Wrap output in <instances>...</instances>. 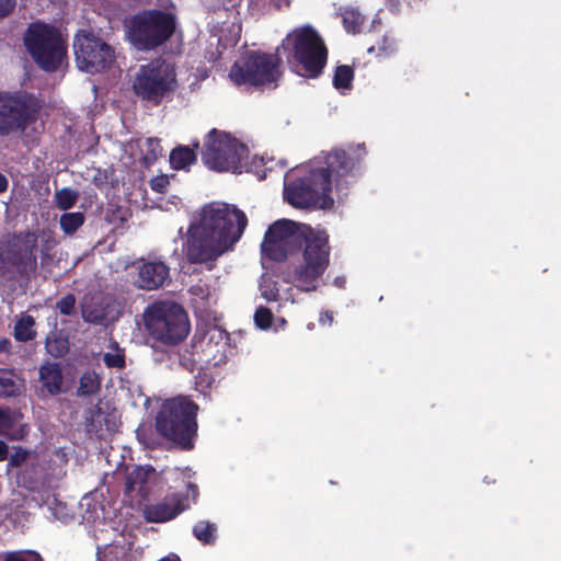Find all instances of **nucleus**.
Here are the masks:
<instances>
[{
	"label": "nucleus",
	"instance_id": "f257e3e1",
	"mask_svg": "<svg viewBox=\"0 0 561 561\" xmlns=\"http://www.w3.org/2000/svg\"><path fill=\"white\" fill-rule=\"evenodd\" d=\"M299 250L302 261L295 267L291 282L301 291H313L330 264L331 247L325 230L279 219L267 228L261 243L262 254L274 262H283Z\"/></svg>",
	"mask_w": 561,
	"mask_h": 561
},
{
	"label": "nucleus",
	"instance_id": "f03ea898",
	"mask_svg": "<svg viewBox=\"0 0 561 561\" xmlns=\"http://www.w3.org/2000/svg\"><path fill=\"white\" fill-rule=\"evenodd\" d=\"M248 225L245 214L234 205L214 202L205 205L198 224L191 225L185 254L190 263L215 262L232 250Z\"/></svg>",
	"mask_w": 561,
	"mask_h": 561
},
{
	"label": "nucleus",
	"instance_id": "7ed1b4c3",
	"mask_svg": "<svg viewBox=\"0 0 561 561\" xmlns=\"http://www.w3.org/2000/svg\"><path fill=\"white\" fill-rule=\"evenodd\" d=\"M197 412L198 405L190 397L168 399L156 416V430L181 449L191 450L197 436Z\"/></svg>",
	"mask_w": 561,
	"mask_h": 561
},
{
	"label": "nucleus",
	"instance_id": "20e7f679",
	"mask_svg": "<svg viewBox=\"0 0 561 561\" xmlns=\"http://www.w3.org/2000/svg\"><path fill=\"white\" fill-rule=\"evenodd\" d=\"M282 45L288 50L287 62L296 73L309 79L322 75L328 61V48L311 25L295 28Z\"/></svg>",
	"mask_w": 561,
	"mask_h": 561
},
{
	"label": "nucleus",
	"instance_id": "39448f33",
	"mask_svg": "<svg viewBox=\"0 0 561 561\" xmlns=\"http://www.w3.org/2000/svg\"><path fill=\"white\" fill-rule=\"evenodd\" d=\"M176 15L160 9H145L134 14L128 24V36L139 50H153L165 44L175 33Z\"/></svg>",
	"mask_w": 561,
	"mask_h": 561
},
{
	"label": "nucleus",
	"instance_id": "423d86ee",
	"mask_svg": "<svg viewBox=\"0 0 561 561\" xmlns=\"http://www.w3.org/2000/svg\"><path fill=\"white\" fill-rule=\"evenodd\" d=\"M148 334L164 345H178L190 333L191 324L184 308L173 301H157L145 311Z\"/></svg>",
	"mask_w": 561,
	"mask_h": 561
},
{
	"label": "nucleus",
	"instance_id": "0eeeda50",
	"mask_svg": "<svg viewBox=\"0 0 561 561\" xmlns=\"http://www.w3.org/2000/svg\"><path fill=\"white\" fill-rule=\"evenodd\" d=\"M279 66L278 55L250 50L234 61L230 68L229 78L238 87L275 89L282 76Z\"/></svg>",
	"mask_w": 561,
	"mask_h": 561
},
{
	"label": "nucleus",
	"instance_id": "6e6552de",
	"mask_svg": "<svg viewBox=\"0 0 561 561\" xmlns=\"http://www.w3.org/2000/svg\"><path fill=\"white\" fill-rule=\"evenodd\" d=\"M176 73L174 68L162 59L141 65L133 81V91L146 106H159L174 92Z\"/></svg>",
	"mask_w": 561,
	"mask_h": 561
},
{
	"label": "nucleus",
	"instance_id": "1a4fd4ad",
	"mask_svg": "<svg viewBox=\"0 0 561 561\" xmlns=\"http://www.w3.org/2000/svg\"><path fill=\"white\" fill-rule=\"evenodd\" d=\"M249 149L230 134L213 128L205 137L202 161L217 172L241 173Z\"/></svg>",
	"mask_w": 561,
	"mask_h": 561
},
{
	"label": "nucleus",
	"instance_id": "9d476101",
	"mask_svg": "<svg viewBox=\"0 0 561 561\" xmlns=\"http://www.w3.org/2000/svg\"><path fill=\"white\" fill-rule=\"evenodd\" d=\"M24 45L36 65L47 72L56 71L67 55V47L58 31L46 24H31L24 36Z\"/></svg>",
	"mask_w": 561,
	"mask_h": 561
},
{
	"label": "nucleus",
	"instance_id": "9b49d317",
	"mask_svg": "<svg viewBox=\"0 0 561 561\" xmlns=\"http://www.w3.org/2000/svg\"><path fill=\"white\" fill-rule=\"evenodd\" d=\"M41 108L42 102L32 93H2V135L23 133L30 124L36 122Z\"/></svg>",
	"mask_w": 561,
	"mask_h": 561
},
{
	"label": "nucleus",
	"instance_id": "f8f14e48",
	"mask_svg": "<svg viewBox=\"0 0 561 561\" xmlns=\"http://www.w3.org/2000/svg\"><path fill=\"white\" fill-rule=\"evenodd\" d=\"M76 62L80 70L98 73L114 62V49L100 37L80 31L73 39Z\"/></svg>",
	"mask_w": 561,
	"mask_h": 561
},
{
	"label": "nucleus",
	"instance_id": "ddd939ff",
	"mask_svg": "<svg viewBox=\"0 0 561 561\" xmlns=\"http://www.w3.org/2000/svg\"><path fill=\"white\" fill-rule=\"evenodd\" d=\"M37 234L31 231L14 236L9 244L5 260L2 259V266L5 263L20 277L30 279L37 270Z\"/></svg>",
	"mask_w": 561,
	"mask_h": 561
},
{
	"label": "nucleus",
	"instance_id": "4468645a",
	"mask_svg": "<svg viewBox=\"0 0 561 561\" xmlns=\"http://www.w3.org/2000/svg\"><path fill=\"white\" fill-rule=\"evenodd\" d=\"M365 154L364 145L350 146L347 149L336 148L325 156L324 163L339 185L342 178L354 175L359 170Z\"/></svg>",
	"mask_w": 561,
	"mask_h": 561
},
{
	"label": "nucleus",
	"instance_id": "2eb2a0df",
	"mask_svg": "<svg viewBox=\"0 0 561 561\" xmlns=\"http://www.w3.org/2000/svg\"><path fill=\"white\" fill-rule=\"evenodd\" d=\"M170 282V267L162 261L144 262L138 270V286L146 290H154Z\"/></svg>",
	"mask_w": 561,
	"mask_h": 561
},
{
	"label": "nucleus",
	"instance_id": "dca6fc26",
	"mask_svg": "<svg viewBox=\"0 0 561 561\" xmlns=\"http://www.w3.org/2000/svg\"><path fill=\"white\" fill-rule=\"evenodd\" d=\"M182 511L181 499L175 494H171L158 503L146 505L144 517L149 523H165L175 518Z\"/></svg>",
	"mask_w": 561,
	"mask_h": 561
},
{
	"label": "nucleus",
	"instance_id": "f3484780",
	"mask_svg": "<svg viewBox=\"0 0 561 561\" xmlns=\"http://www.w3.org/2000/svg\"><path fill=\"white\" fill-rule=\"evenodd\" d=\"M305 180L310 184L311 188L317 191L319 196V208L328 209L334 204L331 196L332 192V175L327 167L311 169Z\"/></svg>",
	"mask_w": 561,
	"mask_h": 561
},
{
	"label": "nucleus",
	"instance_id": "a211bd4d",
	"mask_svg": "<svg viewBox=\"0 0 561 561\" xmlns=\"http://www.w3.org/2000/svg\"><path fill=\"white\" fill-rule=\"evenodd\" d=\"M288 203L297 208L318 207L319 196L317 191L311 188L310 184L300 178L285 188Z\"/></svg>",
	"mask_w": 561,
	"mask_h": 561
},
{
	"label": "nucleus",
	"instance_id": "6ab92c4d",
	"mask_svg": "<svg viewBox=\"0 0 561 561\" xmlns=\"http://www.w3.org/2000/svg\"><path fill=\"white\" fill-rule=\"evenodd\" d=\"M22 420L23 414L19 410L2 407V437L11 440L23 439L30 428Z\"/></svg>",
	"mask_w": 561,
	"mask_h": 561
},
{
	"label": "nucleus",
	"instance_id": "aec40b11",
	"mask_svg": "<svg viewBox=\"0 0 561 561\" xmlns=\"http://www.w3.org/2000/svg\"><path fill=\"white\" fill-rule=\"evenodd\" d=\"M39 380L43 389L49 394L56 396L61 392L62 371L58 363H46L39 367Z\"/></svg>",
	"mask_w": 561,
	"mask_h": 561
},
{
	"label": "nucleus",
	"instance_id": "412c9836",
	"mask_svg": "<svg viewBox=\"0 0 561 561\" xmlns=\"http://www.w3.org/2000/svg\"><path fill=\"white\" fill-rule=\"evenodd\" d=\"M199 141L196 140L192 147L180 145L170 152V164L174 170H188L197 161Z\"/></svg>",
	"mask_w": 561,
	"mask_h": 561
},
{
	"label": "nucleus",
	"instance_id": "4be33fe9",
	"mask_svg": "<svg viewBox=\"0 0 561 561\" xmlns=\"http://www.w3.org/2000/svg\"><path fill=\"white\" fill-rule=\"evenodd\" d=\"M153 472L151 467H135L126 476L125 493L131 494L137 492L141 497L147 496L149 489L147 486L149 476Z\"/></svg>",
	"mask_w": 561,
	"mask_h": 561
},
{
	"label": "nucleus",
	"instance_id": "5701e85b",
	"mask_svg": "<svg viewBox=\"0 0 561 561\" xmlns=\"http://www.w3.org/2000/svg\"><path fill=\"white\" fill-rule=\"evenodd\" d=\"M108 415H106L100 405H94L88 411L85 416L84 426L89 434H93L98 437L103 436L104 426L110 430Z\"/></svg>",
	"mask_w": 561,
	"mask_h": 561
},
{
	"label": "nucleus",
	"instance_id": "b1692460",
	"mask_svg": "<svg viewBox=\"0 0 561 561\" xmlns=\"http://www.w3.org/2000/svg\"><path fill=\"white\" fill-rule=\"evenodd\" d=\"M34 327V317L23 313L15 322L14 339L19 342H30L35 340L37 333Z\"/></svg>",
	"mask_w": 561,
	"mask_h": 561
},
{
	"label": "nucleus",
	"instance_id": "393cba45",
	"mask_svg": "<svg viewBox=\"0 0 561 561\" xmlns=\"http://www.w3.org/2000/svg\"><path fill=\"white\" fill-rule=\"evenodd\" d=\"M341 16L343 27L350 34L359 33L366 23L365 15L354 8H345L341 12Z\"/></svg>",
	"mask_w": 561,
	"mask_h": 561
},
{
	"label": "nucleus",
	"instance_id": "a878e982",
	"mask_svg": "<svg viewBox=\"0 0 561 561\" xmlns=\"http://www.w3.org/2000/svg\"><path fill=\"white\" fill-rule=\"evenodd\" d=\"M25 388L24 379L11 370L2 369V397H18Z\"/></svg>",
	"mask_w": 561,
	"mask_h": 561
},
{
	"label": "nucleus",
	"instance_id": "bb28decb",
	"mask_svg": "<svg viewBox=\"0 0 561 561\" xmlns=\"http://www.w3.org/2000/svg\"><path fill=\"white\" fill-rule=\"evenodd\" d=\"M101 389V378L94 370L82 374L79 380L78 394L80 397L91 396Z\"/></svg>",
	"mask_w": 561,
	"mask_h": 561
},
{
	"label": "nucleus",
	"instance_id": "cd10ccee",
	"mask_svg": "<svg viewBox=\"0 0 561 561\" xmlns=\"http://www.w3.org/2000/svg\"><path fill=\"white\" fill-rule=\"evenodd\" d=\"M194 537L204 545H213L216 540V525L208 520H199L193 527Z\"/></svg>",
	"mask_w": 561,
	"mask_h": 561
},
{
	"label": "nucleus",
	"instance_id": "c85d7f7f",
	"mask_svg": "<svg viewBox=\"0 0 561 561\" xmlns=\"http://www.w3.org/2000/svg\"><path fill=\"white\" fill-rule=\"evenodd\" d=\"M354 80V69L348 65H340L335 68L333 85L337 90H348Z\"/></svg>",
	"mask_w": 561,
	"mask_h": 561
},
{
	"label": "nucleus",
	"instance_id": "c756f323",
	"mask_svg": "<svg viewBox=\"0 0 561 561\" xmlns=\"http://www.w3.org/2000/svg\"><path fill=\"white\" fill-rule=\"evenodd\" d=\"M83 213H65L60 216V228L66 234H73L84 224Z\"/></svg>",
	"mask_w": 561,
	"mask_h": 561
},
{
	"label": "nucleus",
	"instance_id": "7c9ffc66",
	"mask_svg": "<svg viewBox=\"0 0 561 561\" xmlns=\"http://www.w3.org/2000/svg\"><path fill=\"white\" fill-rule=\"evenodd\" d=\"M78 193L69 187H64L61 190L56 191L55 201L56 205L61 210H67L73 207L77 203Z\"/></svg>",
	"mask_w": 561,
	"mask_h": 561
},
{
	"label": "nucleus",
	"instance_id": "2f4dec72",
	"mask_svg": "<svg viewBox=\"0 0 561 561\" xmlns=\"http://www.w3.org/2000/svg\"><path fill=\"white\" fill-rule=\"evenodd\" d=\"M46 348L51 356L61 357L68 352L69 345L66 339L51 334L46 337Z\"/></svg>",
	"mask_w": 561,
	"mask_h": 561
},
{
	"label": "nucleus",
	"instance_id": "473e14b6",
	"mask_svg": "<svg viewBox=\"0 0 561 561\" xmlns=\"http://www.w3.org/2000/svg\"><path fill=\"white\" fill-rule=\"evenodd\" d=\"M260 291L262 297L271 302L279 299V288L276 280L271 277H263L260 283Z\"/></svg>",
	"mask_w": 561,
	"mask_h": 561
},
{
	"label": "nucleus",
	"instance_id": "72a5a7b5",
	"mask_svg": "<svg viewBox=\"0 0 561 561\" xmlns=\"http://www.w3.org/2000/svg\"><path fill=\"white\" fill-rule=\"evenodd\" d=\"M2 561H44V559L35 550H18L3 552Z\"/></svg>",
	"mask_w": 561,
	"mask_h": 561
},
{
	"label": "nucleus",
	"instance_id": "f704fd0d",
	"mask_svg": "<svg viewBox=\"0 0 561 561\" xmlns=\"http://www.w3.org/2000/svg\"><path fill=\"white\" fill-rule=\"evenodd\" d=\"M30 453L28 450L18 447L15 448L14 453L11 455L9 454V447L2 442V460H5L9 458V466L11 467H19L21 466L28 457Z\"/></svg>",
	"mask_w": 561,
	"mask_h": 561
},
{
	"label": "nucleus",
	"instance_id": "c9c22d12",
	"mask_svg": "<svg viewBox=\"0 0 561 561\" xmlns=\"http://www.w3.org/2000/svg\"><path fill=\"white\" fill-rule=\"evenodd\" d=\"M397 50L394 39L383 36L377 46L368 48V54H376L380 57H389Z\"/></svg>",
	"mask_w": 561,
	"mask_h": 561
},
{
	"label": "nucleus",
	"instance_id": "e433bc0d",
	"mask_svg": "<svg viewBox=\"0 0 561 561\" xmlns=\"http://www.w3.org/2000/svg\"><path fill=\"white\" fill-rule=\"evenodd\" d=\"M162 152V147L158 138H148L146 140V153L144 161L147 165L152 164L157 161L158 157Z\"/></svg>",
	"mask_w": 561,
	"mask_h": 561
},
{
	"label": "nucleus",
	"instance_id": "4c0bfd02",
	"mask_svg": "<svg viewBox=\"0 0 561 561\" xmlns=\"http://www.w3.org/2000/svg\"><path fill=\"white\" fill-rule=\"evenodd\" d=\"M273 312L268 308L263 306L256 308L254 312V323L257 328L262 330L270 329L273 324Z\"/></svg>",
	"mask_w": 561,
	"mask_h": 561
},
{
	"label": "nucleus",
	"instance_id": "58836bf2",
	"mask_svg": "<svg viewBox=\"0 0 561 561\" xmlns=\"http://www.w3.org/2000/svg\"><path fill=\"white\" fill-rule=\"evenodd\" d=\"M56 308L64 316H71L76 310V297L69 293L56 302Z\"/></svg>",
	"mask_w": 561,
	"mask_h": 561
},
{
	"label": "nucleus",
	"instance_id": "ea45409f",
	"mask_svg": "<svg viewBox=\"0 0 561 561\" xmlns=\"http://www.w3.org/2000/svg\"><path fill=\"white\" fill-rule=\"evenodd\" d=\"M82 318L85 322L102 324L106 320V314L102 309L96 308H83Z\"/></svg>",
	"mask_w": 561,
	"mask_h": 561
},
{
	"label": "nucleus",
	"instance_id": "a19ab883",
	"mask_svg": "<svg viewBox=\"0 0 561 561\" xmlns=\"http://www.w3.org/2000/svg\"><path fill=\"white\" fill-rule=\"evenodd\" d=\"M180 365L187 371L193 373L197 367V362L194 358V353L190 348H184L179 354Z\"/></svg>",
	"mask_w": 561,
	"mask_h": 561
},
{
	"label": "nucleus",
	"instance_id": "79ce46f5",
	"mask_svg": "<svg viewBox=\"0 0 561 561\" xmlns=\"http://www.w3.org/2000/svg\"><path fill=\"white\" fill-rule=\"evenodd\" d=\"M103 362L110 368L125 367V356L119 353H105L103 356Z\"/></svg>",
	"mask_w": 561,
	"mask_h": 561
},
{
	"label": "nucleus",
	"instance_id": "37998d69",
	"mask_svg": "<svg viewBox=\"0 0 561 561\" xmlns=\"http://www.w3.org/2000/svg\"><path fill=\"white\" fill-rule=\"evenodd\" d=\"M170 183V178L167 174H161L150 180V187L157 193H165Z\"/></svg>",
	"mask_w": 561,
	"mask_h": 561
},
{
	"label": "nucleus",
	"instance_id": "c03bdc74",
	"mask_svg": "<svg viewBox=\"0 0 561 561\" xmlns=\"http://www.w3.org/2000/svg\"><path fill=\"white\" fill-rule=\"evenodd\" d=\"M15 0H2V18L10 14L15 8Z\"/></svg>",
	"mask_w": 561,
	"mask_h": 561
},
{
	"label": "nucleus",
	"instance_id": "a18cd8bd",
	"mask_svg": "<svg viewBox=\"0 0 561 561\" xmlns=\"http://www.w3.org/2000/svg\"><path fill=\"white\" fill-rule=\"evenodd\" d=\"M274 5L277 10H280L283 8H288L290 5V0H273Z\"/></svg>",
	"mask_w": 561,
	"mask_h": 561
},
{
	"label": "nucleus",
	"instance_id": "49530a36",
	"mask_svg": "<svg viewBox=\"0 0 561 561\" xmlns=\"http://www.w3.org/2000/svg\"><path fill=\"white\" fill-rule=\"evenodd\" d=\"M158 561H181V559L176 553L171 552L168 556L159 559Z\"/></svg>",
	"mask_w": 561,
	"mask_h": 561
},
{
	"label": "nucleus",
	"instance_id": "de8ad7c7",
	"mask_svg": "<svg viewBox=\"0 0 561 561\" xmlns=\"http://www.w3.org/2000/svg\"><path fill=\"white\" fill-rule=\"evenodd\" d=\"M324 318H325V320H327L329 323H331V322L333 321V316H332V313H331V312H329V311H327L323 316H321L320 321H321L322 323H324Z\"/></svg>",
	"mask_w": 561,
	"mask_h": 561
},
{
	"label": "nucleus",
	"instance_id": "09e8293b",
	"mask_svg": "<svg viewBox=\"0 0 561 561\" xmlns=\"http://www.w3.org/2000/svg\"><path fill=\"white\" fill-rule=\"evenodd\" d=\"M11 346V342L8 339H2V352H8Z\"/></svg>",
	"mask_w": 561,
	"mask_h": 561
},
{
	"label": "nucleus",
	"instance_id": "8fccbe9b",
	"mask_svg": "<svg viewBox=\"0 0 561 561\" xmlns=\"http://www.w3.org/2000/svg\"><path fill=\"white\" fill-rule=\"evenodd\" d=\"M8 188V180L4 175H2V192Z\"/></svg>",
	"mask_w": 561,
	"mask_h": 561
}]
</instances>
